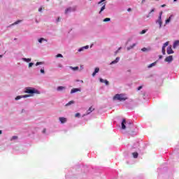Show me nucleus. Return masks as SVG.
I'll use <instances>...</instances> for the list:
<instances>
[{"label": "nucleus", "instance_id": "obj_1", "mask_svg": "<svg viewBox=\"0 0 179 179\" xmlns=\"http://www.w3.org/2000/svg\"><path fill=\"white\" fill-rule=\"evenodd\" d=\"M113 100H117L118 101H125V100H128V97L125 94H116L113 96Z\"/></svg>", "mask_w": 179, "mask_h": 179}, {"label": "nucleus", "instance_id": "obj_2", "mask_svg": "<svg viewBox=\"0 0 179 179\" xmlns=\"http://www.w3.org/2000/svg\"><path fill=\"white\" fill-rule=\"evenodd\" d=\"M106 0H101L99 3L98 5H101V10L99 11V15H101V12H103V10H104V9H106V3H103L105 2Z\"/></svg>", "mask_w": 179, "mask_h": 179}, {"label": "nucleus", "instance_id": "obj_3", "mask_svg": "<svg viewBox=\"0 0 179 179\" xmlns=\"http://www.w3.org/2000/svg\"><path fill=\"white\" fill-rule=\"evenodd\" d=\"M38 91L36 90V89H31L30 87L26 88L25 93H28L29 94H34V93H38Z\"/></svg>", "mask_w": 179, "mask_h": 179}, {"label": "nucleus", "instance_id": "obj_4", "mask_svg": "<svg viewBox=\"0 0 179 179\" xmlns=\"http://www.w3.org/2000/svg\"><path fill=\"white\" fill-rule=\"evenodd\" d=\"M26 97H30V95H22V96H17L15 98V100H20V99H26Z\"/></svg>", "mask_w": 179, "mask_h": 179}, {"label": "nucleus", "instance_id": "obj_5", "mask_svg": "<svg viewBox=\"0 0 179 179\" xmlns=\"http://www.w3.org/2000/svg\"><path fill=\"white\" fill-rule=\"evenodd\" d=\"M167 54L170 55V54H174V51L171 48V46L167 48Z\"/></svg>", "mask_w": 179, "mask_h": 179}, {"label": "nucleus", "instance_id": "obj_6", "mask_svg": "<svg viewBox=\"0 0 179 179\" xmlns=\"http://www.w3.org/2000/svg\"><path fill=\"white\" fill-rule=\"evenodd\" d=\"M99 80H100L101 83H105L106 85V86H108V85H110V83L107 80L100 78Z\"/></svg>", "mask_w": 179, "mask_h": 179}, {"label": "nucleus", "instance_id": "obj_7", "mask_svg": "<svg viewBox=\"0 0 179 179\" xmlns=\"http://www.w3.org/2000/svg\"><path fill=\"white\" fill-rule=\"evenodd\" d=\"M173 61V56L170 55L168 56L166 59H165V62H171Z\"/></svg>", "mask_w": 179, "mask_h": 179}, {"label": "nucleus", "instance_id": "obj_8", "mask_svg": "<svg viewBox=\"0 0 179 179\" xmlns=\"http://www.w3.org/2000/svg\"><path fill=\"white\" fill-rule=\"evenodd\" d=\"M125 124H127V120L125 119H123L122 121V129H125L127 128Z\"/></svg>", "mask_w": 179, "mask_h": 179}, {"label": "nucleus", "instance_id": "obj_9", "mask_svg": "<svg viewBox=\"0 0 179 179\" xmlns=\"http://www.w3.org/2000/svg\"><path fill=\"white\" fill-rule=\"evenodd\" d=\"M163 13H160V15L158 18L157 22L159 23V26L162 27V15Z\"/></svg>", "mask_w": 179, "mask_h": 179}, {"label": "nucleus", "instance_id": "obj_10", "mask_svg": "<svg viewBox=\"0 0 179 179\" xmlns=\"http://www.w3.org/2000/svg\"><path fill=\"white\" fill-rule=\"evenodd\" d=\"M59 120L62 124H65V122H66V118L65 117H59Z\"/></svg>", "mask_w": 179, "mask_h": 179}, {"label": "nucleus", "instance_id": "obj_11", "mask_svg": "<svg viewBox=\"0 0 179 179\" xmlns=\"http://www.w3.org/2000/svg\"><path fill=\"white\" fill-rule=\"evenodd\" d=\"M100 69L99 67L95 68L94 72L92 73V76H96V73H99Z\"/></svg>", "mask_w": 179, "mask_h": 179}, {"label": "nucleus", "instance_id": "obj_12", "mask_svg": "<svg viewBox=\"0 0 179 179\" xmlns=\"http://www.w3.org/2000/svg\"><path fill=\"white\" fill-rule=\"evenodd\" d=\"M76 92H80V89L79 88H73L71 90V93H76Z\"/></svg>", "mask_w": 179, "mask_h": 179}, {"label": "nucleus", "instance_id": "obj_13", "mask_svg": "<svg viewBox=\"0 0 179 179\" xmlns=\"http://www.w3.org/2000/svg\"><path fill=\"white\" fill-rule=\"evenodd\" d=\"M65 89H66V87H64V86H59V87H57V91H58V92H62V90H65Z\"/></svg>", "mask_w": 179, "mask_h": 179}, {"label": "nucleus", "instance_id": "obj_14", "mask_svg": "<svg viewBox=\"0 0 179 179\" xmlns=\"http://www.w3.org/2000/svg\"><path fill=\"white\" fill-rule=\"evenodd\" d=\"M92 111H94V108H93V107H90L87 111V114H90V113H92Z\"/></svg>", "mask_w": 179, "mask_h": 179}, {"label": "nucleus", "instance_id": "obj_15", "mask_svg": "<svg viewBox=\"0 0 179 179\" xmlns=\"http://www.w3.org/2000/svg\"><path fill=\"white\" fill-rule=\"evenodd\" d=\"M118 61H120V57H117L115 59V60L113 61L111 63H110V65H113L114 64H117V62H118Z\"/></svg>", "mask_w": 179, "mask_h": 179}, {"label": "nucleus", "instance_id": "obj_16", "mask_svg": "<svg viewBox=\"0 0 179 179\" xmlns=\"http://www.w3.org/2000/svg\"><path fill=\"white\" fill-rule=\"evenodd\" d=\"M89 48V45L84 46L78 50L79 52L83 51V50H87Z\"/></svg>", "mask_w": 179, "mask_h": 179}, {"label": "nucleus", "instance_id": "obj_17", "mask_svg": "<svg viewBox=\"0 0 179 179\" xmlns=\"http://www.w3.org/2000/svg\"><path fill=\"white\" fill-rule=\"evenodd\" d=\"M141 51H143V52H146V51H150V48H143L141 49Z\"/></svg>", "mask_w": 179, "mask_h": 179}, {"label": "nucleus", "instance_id": "obj_18", "mask_svg": "<svg viewBox=\"0 0 179 179\" xmlns=\"http://www.w3.org/2000/svg\"><path fill=\"white\" fill-rule=\"evenodd\" d=\"M132 156L134 157V159H138V152H133Z\"/></svg>", "mask_w": 179, "mask_h": 179}, {"label": "nucleus", "instance_id": "obj_19", "mask_svg": "<svg viewBox=\"0 0 179 179\" xmlns=\"http://www.w3.org/2000/svg\"><path fill=\"white\" fill-rule=\"evenodd\" d=\"M178 44H179V41H175L173 43V48H176V47H177Z\"/></svg>", "mask_w": 179, "mask_h": 179}, {"label": "nucleus", "instance_id": "obj_20", "mask_svg": "<svg viewBox=\"0 0 179 179\" xmlns=\"http://www.w3.org/2000/svg\"><path fill=\"white\" fill-rule=\"evenodd\" d=\"M23 61H25V62H30L31 61V59L30 58H22Z\"/></svg>", "mask_w": 179, "mask_h": 179}, {"label": "nucleus", "instance_id": "obj_21", "mask_svg": "<svg viewBox=\"0 0 179 179\" xmlns=\"http://www.w3.org/2000/svg\"><path fill=\"white\" fill-rule=\"evenodd\" d=\"M75 101H70L69 103L66 104V107H68V106H71V104H73Z\"/></svg>", "mask_w": 179, "mask_h": 179}, {"label": "nucleus", "instance_id": "obj_22", "mask_svg": "<svg viewBox=\"0 0 179 179\" xmlns=\"http://www.w3.org/2000/svg\"><path fill=\"white\" fill-rule=\"evenodd\" d=\"M43 41H47V40H45L44 38H41L38 39V43H43Z\"/></svg>", "mask_w": 179, "mask_h": 179}, {"label": "nucleus", "instance_id": "obj_23", "mask_svg": "<svg viewBox=\"0 0 179 179\" xmlns=\"http://www.w3.org/2000/svg\"><path fill=\"white\" fill-rule=\"evenodd\" d=\"M135 45H136V44L134 43L131 46L127 48L128 51H129V50L134 48V47H135Z\"/></svg>", "mask_w": 179, "mask_h": 179}, {"label": "nucleus", "instance_id": "obj_24", "mask_svg": "<svg viewBox=\"0 0 179 179\" xmlns=\"http://www.w3.org/2000/svg\"><path fill=\"white\" fill-rule=\"evenodd\" d=\"M155 65H156V62H155L154 63L150 64L148 67V68H152V66H155Z\"/></svg>", "mask_w": 179, "mask_h": 179}, {"label": "nucleus", "instance_id": "obj_25", "mask_svg": "<svg viewBox=\"0 0 179 179\" xmlns=\"http://www.w3.org/2000/svg\"><path fill=\"white\" fill-rule=\"evenodd\" d=\"M71 10H72V8H69L66 9L65 13L66 14V13H68L69 12H71Z\"/></svg>", "mask_w": 179, "mask_h": 179}, {"label": "nucleus", "instance_id": "obj_26", "mask_svg": "<svg viewBox=\"0 0 179 179\" xmlns=\"http://www.w3.org/2000/svg\"><path fill=\"white\" fill-rule=\"evenodd\" d=\"M43 64H44L43 62H38L36 64V66H38V65H43Z\"/></svg>", "mask_w": 179, "mask_h": 179}, {"label": "nucleus", "instance_id": "obj_27", "mask_svg": "<svg viewBox=\"0 0 179 179\" xmlns=\"http://www.w3.org/2000/svg\"><path fill=\"white\" fill-rule=\"evenodd\" d=\"M17 136H13L11 138H10V141H15L16 139H17Z\"/></svg>", "mask_w": 179, "mask_h": 179}, {"label": "nucleus", "instance_id": "obj_28", "mask_svg": "<svg viewBox=\"0 0 179 179\" xmlns=\"http://www.w3.org/2000/svg\"><path fill=\"white\" fill-rule=\"evenodd\" d=\"M162 54L163 55H166V48L162 47Z\"/></svg>", "mask_w": 179, "mask_h": 179}, {"label": "nucleus", "instance_id": "obj_29", "mask_svg": "<svg viewBox=\"0 0 179 179\" xmlns=\"http://www.w3.org/2000/svg\"><path fill=\"white\" fill-rule=\"evenodd\" d=\"M62 54H57V55H56V58H62Z\"/></svg>", "mask_w": 179, "mask_h": 179}, {"label": "nucleus", "instance_id": "obj_30", "mask_svg": "<svg viewBox=\"0 0 179 179\" xmlns=\"http://www.w3.org/2000/svg\"><path fill=\"white\" fill-rule=\"evenodd\" d=\"M167 45H169V42H166L164 45H163V48H166V47H167Z\"/></svg>", "mask_w": 179, "mask_h": 179}, {"label": "nucleus", "instance_id": "obj_31", "mask_svg": "<svg viewBox=\"0 0 179 179\" xmlns=\"http://www.w3.org/2000/svg\"><path fill=\"white\" fill-rule=\"evenodd\" d=\"M20 22H22V20H17L15 22H14L13 24H19V23H20Z\"/></svg>", "mask_w": 179, "mask_h": 179}, {"label": "nucleus", "instance_id": "obj_32", "mask_svg": "<svg viewBox=\"0 0 179 179\" xmlns=\"http://www.w3.org/2000/svg\"><path fill=\"white\" fill-rule=\"evenodd\" d=\"M110 19L107 17L103 20V22H110Z\"/></svg>", "mask_w": 179, "mask_h": 179}, {"label": "nucleus", "instance_id": "obj_33", "mask_svg": "<svg viewBox=\"0 0 179 179\" xmlns=\"http://www.w3.org/2000/svg\"><path fill=\"white\" fill-rule=\"evenodd\" d=\"M79 69L78 66L73 67V71H78Z\"/></svg>", "mask_w": 179, "mask_h": 179}, {"label": "nucleus", "instance_id": "obj_34", "mask_svg": "<svg viewBox=\"0 0 179 179\" xmlns=\"http://www.w3.org/2000/svg\"><path fill=\"white\" fill-rule=\"evenodd\" d=\"M147 30L144 29L143 31H141V34H145V33H146Z\"/></svg>", "mask_w": 179, "mask_h": 179}, {"label": "nucleus", "instance_id": "obj_35", "mask_svg": "<svg viewBox=\"0 0 179 179\" xmlns=\"http://www.w3.org/2000/svg\"><path fill=\"white\" fill-rule=\"evenodd\" d=\"M75 117H80V113H76Z\"/></svg>", "mask_w": 179, "mask_h": 179}, {"label": "nucleus", "instance_id": "obj_36", "mask_svg": "<svg viewBox=\"0 0 179 179\" xmlns=\"http://www.w3.org/2000/svg\"><path fill=\"white\" fill-rule=\"evenodd\" d=\"M33 65H34V64H33V63H29V68H31V66H33Z\"/></svg>", "mask_w": 179, "mask_h": 179}, {"label": "nucleus", "instance_id": "obj_37", "mask_svg": "<svg viewBox=\"0 0 179 179\" xmlns=\"http://www.w3.org/2000/svg\"><path fill=\"white\" fill-rule=\"evenodd\" d=\"M41 73H45V72L44 71V68L41 69Z\"/></svg>", "mask_w": 179, "mask_h": 179}, {"label": "nucleus", "instance_id": "obj_38", "mask_svg": "<svg viewBox=\"0 0 179 179\" xmlns=\"http://www.w3.org/2000/svg\"><path fill=\"white\" fill-rule=\"evenodd\" d=\"M171 18L169 17L166 20V23H170Z\"/></svg>", "mask_w": 179, "mask_h": 179}, {"label": "nucleus", "instance_id": "obj_39", "mask_svg": "<svg viewBox=\"0 0 179 179\" xmlns=\"http://www.w3.org/2000/svg\"><path fill=\"white\" fill-rule=\"evenodd\" d=\"M142 87H143L142 86L138 87L137 90H141V89H142Z\"/></svg>", "mask_w": 179, "mask_h": 179}, {"label": "nucleus", "instance_id": "obj_40", "mask_svg": "<svg viewBox=\"0 0 179 179\" xmlns=\"http://www.w3.org/2000/svg\"><path fill=\"white\" fill-rule=\"evenodd\" d=\"M41 10H43L42 8H38V12H41Z\"/></svg>", "mask_w": 179, "mask_h": 179}, {"label": "nucleus", "instance_id": "obj_41", "mask_svg": "<svg viewBox=\"0 0 179 179\" xmlns=\"http://www.w3.org/2000/svg\"><path fill=\"white\" fill-rule=\"evenodd\" d=\"M61 21V18L58 17L57 20V22H60Z\"/></svg>", "mask_w": 179, "mask_h": 179}, {"label": "nucleus", "instance_id": "obj_42", "mask_svg": "<svg viewBox=\"0 0 179 179\" xmlns=\"http://www.w3.org/2000/svg\"><path fill=\"white\" fill-rule=\"evenodd\" d=\"M159 59H162V58H163V56L162 55H159Z\"/></svg>", "mask_w": 179, "mask_h": 179}, {"label": "nucleus", "instance_id": "obj_43", "mask_svg": "<svg viewBox=\"0 0 179 179\" xmlns=\"http://www.w3.org/2000/svg\"><path fill=\"white\" fill-rule=\"evenodd\" d=\"M121 50V48H119L118 50ZM118 50H117V51L115 52V54H117V53L118 52Z\"/></svg>", "mask_w": 179, "mask_h": 179}, {"label": "nucleus", "instance_id": "obj_44", "mask_svg": "<svg viewBox=\"0 0 179 179\" xmlns=\"http://www.w3.org/2000/svg\"><path fill=\"white\" fill-rule=\"evenodd\" d=\"M45 131H46L45 129H44L43 131V134H45Z\"/></svg>", "mask_w": 179, "mask_h": 179}, {"label": "nucleus", "instance_id": "obj_45", "mask_svg": "<svg viewBox=\"0 0 179 179\" xmlns=\"http://www.w3.org/2000/svg\"><path fill=\"white\" fill-rule=\"evenodd\" d=\"M164 6H166V4H163V5L162 6V8H164Z\"/></svg>", "mask_w": 179, "mask_h": 179}, {"label": "nucleus", "instance_id": "obj_46", "mask_svg": "<svg viewBox=\"0 0 179 179\" xmlns=\"http://www.w3.org/2000/svg\"><path fill=\"white\" fill-rule=\"evenodd\" d=\"M127 11H128V12H131V8H128V9H127Z\"/></svg>", "mask_w": 179, "mask_h": 179}, {"label": "nucleus", "instance_id": "obj_47", "mask_svg": "<svg viewBox=\"0 0 179 179\" xmlns=\"http://www.w3.org/2000/svg\"><path fill=\"white\" fill-rule=\"evenodd\" d=\"M152 12H155V9H152V10H151V13H152Z\"/></svg>", "mask_w": 179, "mask_h": 179}, {"label": "nucleus", "instance_id": "obj_48", "mask_svg": "<svg viewBox=\"0 0 179 179\" xmlns=\"http://www.w3.org/2000/svg\"><path fill=\"white\" fill-rule=\"evenodd\" d=\"M2 134V130H0V135Z\"/></svg>", "mask_w": 179, "mask_h": 179}, {"label": "nucleus", "instance_id": "obj_49", "mask_svg": "<svg viewBox=\"0 0 179 179\" xmlns=\"http://www.w3.org/2000/svg\"><path fill=\"white\" fill-rule=\"evenodd\" d=\"M173 2H177V0H173Z\"/></svg>", "mask_w": 179, "mask_h": 179}, {"label": "nucleus", "instance_id": "obj_50", "mask_svg": "<svg viewBox=\"0 0 179 179\" xmlns=\"http://www.w3.org/2000/svg\"><path fill=\"white\" fill-rule=\"evenodd\" d=\"M81 83H83V80H80Z\"/></svg>", "mask_w": 179, "mask_h": 179}, {"label": "nucleus", "instance_id": "obj_51", "mask_svg": "<svg viewBox=\"0 0 179 179\" xmlns=\"http://www.w3.org/2000/svg\"><path fill=\"white\" fill-rule=\"evenodd\" d=\"M145 0H143L142 2H145Z\"/></svg>", "mask_w": 179, "mask_h": 179}, {"label": "nucleus", "instance_id": "obj_52", "mask_svg": "<svg viewBox=\"0 0 179 179\" xmlns=\"http://www.w3.org/2000/svg\"><path fill=\"white\" fill-rule=\"evenodd\" d=\"M0 58H2V55H0Z\"/></svg>", "mask_w": 179, "mask_h": 179}, {"label": "nucleus", "instance_id": "obj_53", "mask_svg": "<svg viewBox=\"0 0 179 179\" xmlns=\"http://www.w3.org/2000/svg\"><path fill=\"white\" fill-rule=\"evenodd\" d=\"M90 1H92V0H90Z\"/></svg>", "mask_w": 179, "mask_h": 179}]
</instances>
